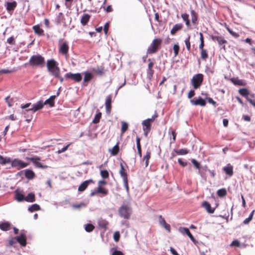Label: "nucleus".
Instances as JSON below:
<instances>
[{"label": "nucleus", "mask_w": 255, "mask_h": 255, "mask_svg": "<svg viewBox=\"0 0 255 255\" xmlns=\"http://www.w3.org/2000/svg\"><path fill=\"white\" fill-rule=\"evenodd\" d=\"M217 193L219 196L223 197L226 195L227 192L225 189H221L218 191Z\"/></svg>", "instance_id": "obj_49"}, {"label": "nucleus", "mask_w": 255, "mask_h": 255, "mask_svg": "<svg viewBox=\"0 0 255 255\" xmlns=\"http://www.w3.org/2000/svg\"><path fill=\"white\" fill-rule=\"evenodd\" d=\"M90 183H94L92 179L86 180L84 181L78 187L79 191H84L86 188L88 187V185Z\"/></svg>", "instance_id": "obj_17"}, {"label": "nucleus", "mask_w": 255, "mask_h": 255, "mask_svg": "<svg viewBox=\"0 0 255 255\" xmlns=\"http://www.w3.org/2000/svg\"><path fill=\"white\" fill-rule=\"evenodd\" d=\"M111 98L110 97H108L106 101V108L107 113H110L111 109Z\"/></svg>", "instance_id": "obj_26"}, {"label": "nucleus", "mask_w": 255, "mask_h": 255, "mask_svg": "<svg viewBox=\"0 0 255 255\" xmlns=\"http://www.w3.org/2000/svg\"><path fill=\"white\" fill-rule=\"evenodd\" d=\"M85 76L84 78V82L86 83L90 81L93 78V74L89 72L84 73Z\"/></svg>", "instance_id": "obj_30"}, {"label": "nucleus", "mask_w": 255, "mask_h": 255, "mask_svg": "<svg viewBox=\"0 0 255 255\" xmlns=\"http://www.w3.org/2000/svg\"><path fill=\"white\" fill-rule=\"evenodd\" d=\"M159 223L168 232H170V226L169 224L166 223L165 220L162 218V216L159 217Z\"/></svg>", "instance_id": "obj_13"}, {"label": "nucleus", "mask_w": 255, "mask_h": 255, "mask_svg": "<svg viewBox=\"0 0 255 255\" xmlns=\"http://www.w3.org/2000/svg\"><path fill=\"white\" fill-rule=\"evenodd\" d=\"M28 163L24 162L19 159H14L11 160V166L12 167L16 168L18 169L23 168L28 165Z\"/></svg>", "instance_id": "obj_8"}, {"label": "nucleus", "mask_w": 255, "mask_h": 255, "mask_svg": "<svg viewBox=\"0 0 255 255\" xmlns=\"http://www.w3.org/2000/svg\"><path fill=\"white\" fill-rule=\"evenodd\" d=\"M28 211H29L31 212H33L35 211H38L40 210V206L37 204H34L30 206L28 209Z\"/></svg>", "instance_id": "obj_33"}, {"label": "nucleus", "mask_w": 255, "mask_h": 255, "mask_svg": "<svg viewBox=\"0 0 255 255\" xmlns=\"http://www.w3.org/2000/svg\"><path fill=\"white\" fill-rule=\"evenodd\" d=\"M44 58L39 54L32 55L29 59V64L32 66H41L44 63Z\"/></svg>", "instance_id": "obj_2"}, {"label": "nucleus", "mask_w": 255, "mask_h": 255, "mask_svg": "<svg viewBox=\"0 0 255 255\" xmlns=\"http://www.w3.org/2000/svg\"><path fill=\"white\" fill-rule=\"evenodd\" d=\"M190 103L193 105H200L201 106H205L206 105V102L204 100L201 98H199L196 100H191Z\"/></svg>", "instance_id": "obj_16"}, {"label": "nucleus", "mask_w": 255, "mask_h": 255, "mask_svg": "<svg viewBox=\"0 0 255 255\" xmlns=\"http://www.w3.org/2000/svg\"><path fill=\"white\" fill-rule=\"evenodd\" d=\"M16 242H18L21 246H25L26 245V239L24 234H21L20 236L15 238Z\"/></svg>", "instance_id": "obj_18"}, {"label": "nucleus", "mask_w": 255, "mask_h": 255, "mask_svg": "<svg viewBox=\"0 0 255 255\" xmlns=\"http://www.w3.org/2000/svg\"><path fill=\"white\" fill-rule=\"evenodd\" d=\"M195 95L194 91L193 90H190L188 93V97L190 99L193 97Z\"/></svg>", "instance_id": "obj_60"}, {"label": "nucleus", "mask_w": 255, "mask_h": 255, "mask_svg": "<svg viewBox=\"0 0 255 255\" xmlns=\"http://www.w3.org/2000/svg\"><path fill=\"white\" fill-rule=\"evenodd\" d=\"M100 174L101 176L104 178H107L109 177V173L106 170H101L100 172Z\"/></svg>", "instance_id": "obj_50"}, {"label": "nucleus", "mask_w": 255, "mask_h": 255, "mask_svg": "<svg viewBox=\"0 0 255 255\" xmlns=\"http://www.w3.org/2000/svg\"><path fill=\"white\" fill-rule=\"evenodd\" d=\"M109 24L108 23H106L104 25V30L105 34H107L108 32V28H109Z\"/></svg>", "instance_id": "obj_61"}, {"label": "nucleus", "mask_w": 255, "mask_h": 255, "mask_svg": "<svg viewBox=\"0 0 255 255\" xmlns=\"http://www.w3.org/2000/svg\"><path fill=\"white\" fill-rule=\"evenodd\" d=\"M201 57L204 60H205L208 58V54L205 49L201 50Z\"/></svg>", "instance_id": "obj_42"}, {"label": "nucleus", "mask_w": 255, "mask_h": 255, "mask_svg": "<svg viewBox=\"0 0 255 255\" xmlns=\"http://www.w3.org/2000/svg\"><path fill=\"white\" fill-rule=\"evenodd\" d=\"M240 245V242L238 240L233 241L231 244V246L239 247Z\"/></svg>", "instance_id": "obj_56"}, {"label": "nucleus", "mask_w": 255, "mask_h": 255, "mask_svg": "<svg viewBox=\"0 0 255 255\" xmlns=\"http://www.w3.org/2000/svg\"><path fill=\"white\" fill-rule=\"evenodd\" d=\"M183 25L181 23L176 24L174 25L173 28L170 31V33L172 35H174L178 30H180L182 28Z\"/></svg>", "instance_id": "obj_22"}, {"label": "nucleus", "mask_w": 255, "mask_h": 255, "mask_svg": "<svg viewBox=\"0 0 255 255\" xmlns=\"http://www.w3.org/2000/svg\"><path fill=\"white\" fill-rule=\"evenodd\" d=\"M202 206L205 208L206 211L209 213H213L215 209L211 207L210 204L207 201H204L202 203Z\"/></svg>", "instance_id": "obj_19"}, {"label": "nucleus", "mask_w": 255, "mask_h": 255, "mask_svg": "<svg viewBox=\"0 0 255 255\" xmlns=\"http://www.w3.org/2000/svg\"><path fill=\"white\" fill-rule=\"evenodd\" d=\"M24 200L28 202H33L35 200V195L32 193H29L26 197H25Z\"/></svg>", "instance_id": "obj_27"}, {"label": "nucleus", "mask_w": 255, "mask_h": 255, "mask_svg": "<svg viewBox=\"0 0 255 255\" xmlns=\"http://www.w3.org/2000/svg\"><path fill=\"white\" fill-rule=\"evenodd\" d=\"M154 65L152 62H150L148 65L147 74L152 76L153 73V71L152 70V68Z\"/></svg>", "instance_id": "obj_37"}, {"label": "nucleus", "mask_w": 255, "mask_h": 255, "mask_svg": "<svg viewBox=\"0 0 255 255\" xmlns=\"http://www.w3.org/2000/svg\"><path fill=\"white\" fill-rule=\"evenodd\" d=\"M179 232L182 234L187 235L188 233L189 232V230L187 228L181 227L179 229Z\"/></svg>", "instance_id": "obj_52"}, {"label": "nucleus", "mask_w": 255, "mask_h": 255, "mask_svg": "<svg viewBox=\"0 0 255 255\" xmlns=\"http://www.w3.org/2000/svg\"><path fill=\"white\" fill-rule=\"evenodd\" d=\"M187 49L189 51L190 50V36H188L184 41Z\"/></svg>", "instance_id": "obj_48"}, {"label": "nucleus", "mask_w": 255, "mask_h": 255, "mask_svg": "<svg viewBox=\"0 0 255 255\" xmlns=\"http://www.w3.org/2000/svg\"><path fill=\"white\" fill-rule=\"evenodd\" d=\"M11 160L10 157H3L0 155V164L5 165L7 163H11Z\"/></svg>", "instance_id": "obj_21"}, {"label": "nucleus", "mask_w": 255, "mask_h": 255, "mask_svg": "<svg viewBox=\"0 0 255 255\" xmlns=\"http://www.w3.org/2000/svg\"><path fill=\"white\" fill-rule=\"evenodd\" d=\"M150 157V152L147 151L143 158V161H145V166L147 167L148 165V161Z\"/></svg>", "instance_id": "obj_32"}, {"label": "nucleus", "mask_w": 255, "mask_h": 255, "mask_svg": "<svg viewBox=\"0 0 255 255\" xmlns=\"http://www.w3.org/2000/svg\"><path fill=\"white\" fill-rule=\"evenodd\" d=\"M85 206H86L85 204H84L83 203H81L79 204H75V205H73V207L75 209H79L81 207H84Z\"/></svg>", "instance_id": "obj_55"}, {"label": "nucleus", "mask_w": 255, "mask_h": 255, "mask_svg": "<svg viewBox=\"0 0 255 255\" xmlns=\"http://www.w3.org/2000/svg\"><path fill=\"white\" fill-rule=\"evenodd\" d=\"M178 163L183 166H185L187 165V163L183 162L181 159H178Z\"/></svg>", "instance_id": "obj_63"}, {"label": "nucleus", "mask_w": 255, "mask_h": 255, "mask_svg": "<svg viewBox=\"0 0 255 255\" xmlns=\"http://www.w3.org/2000/svg\"><path fill=\"white\" fill-rule=\"evenodd\" d=\"M223 170L229 176H232L233 175V166L230 164H228L226 166L224 167Z\"/></svg>", "instance_id": "obj_15"}, {"label": "nucleus", "mask_w": 255, "mask_h": 255, "mask_svg": "<svg viewBox=\"0 0 255 255\" xmlns=\"http://www.w3.org/2000/svg\"><path fill=\"white\" fill-rule=\"evenodd\" d=\"M226 28L229 32L234 37L238 38L239 36V34L235 32H234L229 27L227 26Z\"/></svg>", "instance_id": "obj_47"}, {"label": "nucleus", "mask_w": 255, "mask_h": 255, "mask_svg": "<svg viewBox=\"0 0 255 255\" xmlns=\"http://www.w3.org/2000/svg\"><path fill=\"white\" fill-rule=\"evenodd\" d=\"M34 173L33 171L29 170V169H26L25 171V177L29 179H32L34 176Z\"/></svg>", "instance_id": "obj_28"}, {"label": "nucleus", "mask_w": 255, "mask_h": 255, "mask_svg": "<svg viewBox=\"0 0 255 255\" xmlns=\"http://www.w3.org/2000/svg\"><path fill=\"white\" fill-rule=\"evenodd\" d=\"M27 159L32 161L34 164V165L38 167L44 169L47 168L48 167V166L43 165L41 163L39 162V161L40 160V158L39 157H28L27 158Z\"/></svg>", "instance_id": "obj_11"}, {"label": "nucleus", "mask_w": 255, "mask_h": 255, "mask_svg": "<svg viewBox=\"0 0 255 255\" xmlns=\"http://www.w3.org/2000/svg\"><path fill=\"white\" fill-rule=\"evenodd\" d=\"M161 42L162 41L160 39H154L152 41L149 47L148 48L147 53L148 54H152L155 53L157 51L158 47L160 45Z\"/></svg>", "instance_id": "obj_3"}, {"label": "nucleus", "mask_w": 255, "mask_h": 255, "mask_svg": "<svg viewBox=\"0 0 255 255\" xmlns=\"http://www.w3.org/2000/svg\"><path fill=\"white\" fill-rule=\"evenodd\" d=\"M191 13L192 16V21L193 23H195L197 19L195 12L194 10H191Z\"/></svg>", "instance_id": "obj_54"}, {"label": "nucleus", "mask_w": 255, "mask_h": 255, "mask_svg": "<svg viewBox=\"0 0 255 255\" xmlns=\"http://www.w3.org/2000/svg\"><path fill=\"white\" fill-rule=\"evenodd\" d=\"M212 39L213 41H217L219 45H222L227 42V41L222 36H212Z\"/></svg>", "instance_id": "obj_20"}, {"label": "nucleus", "mask_w": 255, "mask_h": 255, "mask_svg": "<svg viewBox=\"0 0 255 255\" xmlns=\"http://www.w3.org/2000/svg\"><path fill=\"white\" fill-rule=\"evenodd\" d=\"M157 117V114L155 113L152 116L151 118H148L142 121V125L143 126V130H150L151 128V123L154 121L155 119Z\"/></svg>", "instance_id": "obj_6"}, {"label": "nucleus", "mask_w": 255, "mask_h": 255, "mask_svg": "<svg viewBox=\"0 0 255 255\" xmlns=\"http://www.w3.org/2000/svg\"><path fill=\"white\" fill-rule=\"evenodd\" d=\"M113 238L115 242H118L120 238V234L119 232L117 231L115 232L114 234Z\"/></svg>", "instance_id": "obj_53"}, {"label": "nucleus", "mask_w": 255, "mask_h": 255, "mask_svg": "<svg viewBox=\"0 0 255 255\" xmlns=\"http://www.w3.org/2000/svg\"><path fill=\"white\" fill-rule=\"evenodd\" d=\"M175 151L178 155H185L188 152L186 149H180L179 150H175Z\"/></svg>", "instance_id": "obj_40"}, {"label": "nucleus", "mask_w": 255, "mask_h": 255, "mask_svg": "<svg viewBox=\"0 0 255 255\" xmlns=\"http://www.w3.org/2000/svg\"><path fill=\"white\" fill-rule=\"evenodd\" d=\"M123 182H124V186L126 189V190L127 192L128 191V179H125V180H123Z\"/></svg>", "instance_id": "obj_58"}, {"label": "nucleus", "mask_w": 255, "mask_h": 255, "mask_svg": "<svg viewBox=\"0 0 255 255\" xmlns=\"http://www.w3.org/2000/svg\"><path fill=\"white\" fill-rule=\"evenodd\" d=\"M10 224L8 222L0 223V229L3 231H7L9 229Z\"/></svg>", "instance_id": "obj_31"}, {"label": "nucleus", "mask_w": 255, "mask_h": 255, "mask_svg": "<svg viewBox=\"0 0 255 255\" xmlns=\"http://www.w3.org/2000/svg\"><path fill=\"white\" fill-rule=\"evenodd\" d=\"M31 105H32L30 103H27V104H26L25 105H21V108L22 109H26L27 108L29 109L30 107H31Z\"/></svg>", "instance_id": "obj_57"}, {"label": "nucleus", "mask_w": 255, "mask_h": 255, "mask_svg": "<svg viewBox=\"0 0 255 255\" xmlns=\"http://www.w3.org/2000/svg\"><path fill=\"white\" fill-rule=\"evenodd\" d=\"M6 9L8 12L12 11L17 6L15 1L12 2H6L5 3Z\"/></svg>", "instance_id": "obj_14"}, {"label": "nucleus", "mask_w": 255, "mask_h": 255, "mask_svg": "<svg viewBox=\"0 0 255 255\" xmlns=\"http://www.w3.org/2000/svg\"><path fill=\"white\" fill-rule=\"evenodd\" d=\"M119 211L120 216L125 219H128L131 212L129 207L125 205L122 206Z\"/></svg>", "instance_id": "obj_7"}, {"label": "nucleus", "mask_w": 255, "mask_h": 255, "mask_svg": "<svg viewBox=\"0 0 255 255\" xmlns=\"http://www.w3.org/2000/svg\"><path fill=\"white\" fill-rule=\"evenodd\" d=\"M33 28L34 32L40 35L43 32V30L38 25L34 26Z\"/></svg>", "instance_id": "obj_39"}, {"label": "nucleus", "mask_w": 255, "mask_h": 255, "mask_svg": "<svg viewBox=\"0 0 255 255\" xmlns=\"http://www.w3.org/2000/svg\"><path fill=\"white\" fill-rule=\"evenodd\" d=\"M232 81L233 83L236 85L245 86L246 85V82L244 80L236 78L233 79Z\"/></svg>", "instance_id": "obj_25"}, {"label": "nucleus", "mask_w": 255, "mask_h": 255, "mask_svg": "<svg viewBox=\"0 0 255 255\" xmlns=\"http://www.w3.org/2000/svg\"><path fill=\"white\" fill-rule=\"evenodd\" d=\"M191 162L195 166V167L198 170V174L200 175L202 177H204L203 170L206 171L207 169V166H204L200 168V164L196 159H192Z\"/></svg>", "instance_id": "obj_10"}, {"label": "nucleus", "mask_w": 255, "mask_h": 255, "mask_svg": "<svg viewBox=\"0 0 255 255\" xmlns=\"http://www.w3.org/2000/svg\"><path fill=\"white\" fill-rule=\"evenodd\" d=\"M56 97V96H52L43 103L45 105L49 104L51 107H52L54 106V101Z\"/></svg>", "instance_id": "obj_23"}, {"label": "nucleus", "mask_w": 255, "mask_h": 255, "mask_svg": "<svg viewBox=\"0 0 255 255\" xmlns=\"http://www.w3.org/2000/svg\"><path fill=\"white\" fill-rule=\"evenodd\" d=\"M254 210L252 211L248 218H246L243 222L244 224H248L252 220L254 214Z\"/></svg>", "instance_id": "obj_38"}, {"label": "nucleus", "mask_w": 255, "mask_h": 255, "mask_svg": "<svg viewBox=\"0 0 255 255\" xmlns=\"http://www.w3.org/2000/svg\"><path fill=\"white\" fill-rule=\"evenodd\" d=\"M97 192L98 193H102L105 195L108 194V191L105 188H102L101 186H98L97 189Z\"/></svg>", "instance_id": "obj_36"}, {"label": "nucleus", "mask_w": 255, "mask_h": 255, "mask_svg": "<svg viewBox=\"0 0 255 255\" xmlns=\"http://www.w3.org/2000/svg\"><path fill=\"white\" fill-rule=\"evenodd\" d=\"M119 148L118 144L115 145L112 149H109V151L111 152V154L113 155H116L119 152Z\"/></svg>", "instance_id": "obj_34"}, {"label": "nucleus", "mask_w": 255, "mask_h": 255, "mask_svg": "<svg viewBox=\"0 0 255 255\" xmlns=\"http://www.w3.org/2000/svg\"><path fill=\"white\" fill-rule=\"evenodd\" d=\"M120 173L121 176V177L123 178V180L127 179V174L124 168V166L122 164H121V169L120 171Z\"/></svg>", "instance_id": "obj_29"}, {"label": "nucleus", "mask_w": 255, "mask_h": 255, "mask_svg": "<svg viewBox=\"0 0 255 255\" xmlns=\"http://www.w3.org/2000/svg\"><path fill=\"white\" fill-rule=\"evenodd\" d=\"M173 49L174 50V56H176L179 52V46L178 44H174Z\"/></svg>", "instance_id": "obj_51"}, {"label": "nucleus", "mask_w": 255, "mask_h": 255, "mask_svg": "<svg viewBox=\"0 0 255 255\" xmlns=\"http://www.w3.org/2000/svg\"><path fill=\"white\" fill-rule=\"evenodd\" d=\"M101 118V113H99L97 114L95 116V118L93 121V123L94 124L98 123L99 122Z\"/></svg>", "instance_id": "obj_45"}, {"label": "nucleus", "mask_w": 255, "mask_h": 255, "mask_svg": "<svg viewBox=\"0 0 255 255\" xmlns=\"http://www.w3.org/2000/svg\"><path fill=\"white\" fill-rule=\"evenodd\" d=\"M44 105V103L42 101H39L36 103L32 105L31 107L29 109H26L25 111L23 112V114H25V112L29 111H32V113H34L42 109Z\"/></svg>", "instance_id": "obj_5"}, {"label": "nucleus", "mask_w": 255, "mask_h": 255, "mask_svg": "<svg viewBox=\"0 0 255 255\" xmlns=\"http://www.w3.org/2000/svg\"><path fill=\"white\" fill-rule=\"evenodd\" d=\"M203 79L202 74H197L194 75L191 79V83L194 89H197L201 85Z\"/></svg>", "instance_id": "obj_4"}, {"label": "nucleus", "mask_w": 255, "mask_h": 255, "mask_svg": "<svg viewBox=\"0 0 255 255\" xmlns=\"http://www.w3.org/2000/svg\"><path fill=\"white\" fill-rule=\"evenodd\" d=\"M94 229V226L91 224H88L86 225L85 229V230L88 232H90L93 230Z\"/></svg>", "instance_id": "obj_43"}, {"label": "nucleus", "mask_w": 255, "mask_h": 255, "mask_svg": "<svg viewBox=\"0 0 255 255\" xmlns=\"http://www.w3.org/2000/svg\"><path fill=\"white\" fill-rule=\"evenodd\" d=\"M90 16L88 14H84L81 18V22L83 25H86L89 20Z\"/></svg>", "instance_id": "obj_24"}, {"label": "nucleus", "mask_w": 255, "mask_h": 255, "mask_svg": "<svg viewBox=\"0 0 255 255\" xmlns=\"http://www.w3.org/2000/svg\"><path fill=\"white\" fill-rule=\"evenodd\" d=\"M128 128V124L125 122H122V128L121 130L122 133H124Z\"/></svg>", "instance_id": "obj_41"}, {"label": "nucleus", "mask_w": 255, "mask_h": 255, "mask_svg": "<svg viewBox=\"0 0 255 255\" xmlns=\"http://www.w3.org/2000/svg\"><path fill=\"white\" fill-rule=\"evenodd\" d=\"M65 77L66 78L71 79L77 82L81 81L82 79V76L80 73L73 74L70 72L66 73Z\"/></svg>", "instance_id": "obj_9"}, {"label": "nucleus", "mask_w": 255, "mask_h": 255, "mask_svg": "<svg viewBox=\"0 0 255 255\" xmlns=\"http://www.w3.org/2000/svg\"><path fill=\"white\" fill-rule=\"evenodd\" d=\"M16 199L18 201L20 202L24 200L25 197L23 194L17 193L16 194Z\"/></svg>", "instance_id": "obj_46"}, {"label": "nucleus", "mask_w": 255, "mask_h": 255, "mask_svg": "<svg viewBox=\"0 0 255 255\" xmlns=\"http://www.w3.org/2000/svg\"><path fill=\"white\" fill-rule=\"evenodd\" d=\"M112 255H124V254L120 251L117 250H115L112 253Z\"/></svg>", "instance_id": "obj_59"}, {"label": "nucleus", "mask_w": 255, "mask_h": 255, "mask_svg": "<svg viewBox=\"0 0 255 255\" xmlns=\"http://www.w3.org/2000/svg\"><path fill=\"white\" fill-rule=\"evenodd\" d=\"M170 251L173 255H179L177 252L173 248L171 247Z\"/></svg>", "instance_id": "obj_64"}, {"label": "nucleus", "mask_w": 255, "mask_h": 255, "mask_svg": "<svg viewBox=\"0 0 255 255\" xmlns=\"http://www.w3.org/2000/svg\"><path fill=\"white\" fill-rule=\"evenodd\" d=\"M47 67L49 72L54 77H58L60 69L58 67L57 62L53 59L48 60L47 61Z\"/></svg>", "instance_id": "obj_1"}, {"label": "nucleus", "mask_w": 255, "mask_h": 255, "mask_svg": "<svg viewBox=\"0 0 255 255\" xmlns=\"http://www.w3.org/2000/svg\"><path fill=\"white\" fill-rule=\"evenodd\" d=\"M247 101L254 107H255V101L247 97Z\"/></svg>", "instance_id": "obj_62"}, {"label": "nucleus", "mask_w": 255, "mask_h": 255, "mask_svg": "<svg viewBox=\"0 0 255 255\" xmlns=\"http://www.w3.org/2000/svg\"><path fill=\"white\" fill-rule=\"evenodd\" d=\"M100 226L106 228L108 225V222L104 220H101L99 221Z\"/></svg>", "instance_id": "obj_44"}, {"label": "nucleus", "mask_w": 255, "mask_h": 255, "mask_svg": "<svg viewBox=\"0 0 255 255\" xmlns=\"http://www.w3.org/2000/svg\"><path fill=\"white\" fill-rule=\"evenodd\" d=\"M69 46L66 42H63L59 46V52L65 56H66L67 54Z\"/></svg>", "instance_id": "obj_12"}, {"label": "nucleus", "mask_w": 255, "mask_h": 255, "mask_svg": "<svg viewBox=\"0 0 255 255\" xmlns=\"http://www.w3.org/2000/svg\"><path fill=\"white\" fill-rule=\"evenodd\" d=\"M239 93L244 97H247L249 95V92L246 88L241 89L239 90Z\"/></svg>", "instance_id": "obj_35"}]
</instances>
